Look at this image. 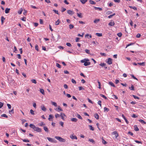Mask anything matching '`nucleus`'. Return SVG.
Returning a JSON list of instances; mask_svg holds the SVG:
<instances>
[{
  "instance_id": "obj_43",
  "label": "nucleus",
  "mask_w": 146,
  "mask_h": 146,
  "mask_svg": "<svg viewBox=\"0 0 146 146\" xmlns=\"http://www.w3.org/2000/svg\"><path fill=\"white\" fill-rule=\"evenodd\" d=\"M102 143L104 144H106L107 143V142L105 141L104 140L103 138L102 139Z\"/></svg>"
},
{
  "instance_id": "obj_61",
  "label": "nucleus",
  "mask_w": 146,
  "mask_h": 146,
  "mask_svg": "<svg viewBox=\"0 0 146 146\" xmlns=\"http://www.w3.org/2000/svg\"><path fill=\"white\" fill-rule=\"evenodd\" d=\"M56 66L57 67H58V68H61V66L58 63H56Z\"/></svg>"
},
{
  "instance_id": "obj_59",
  "label": "nucleus",
  "mask_w": 146,
  "mask_h": 146,
  "mask_svg": "<svg viewBox=\"0 0 146 146\" xmlns=\"http://www.w3.org/2000/svg\"><path fill=\"white\" fill-rule=\"evenodd\" d=\"M64 88L66 89H68V88L67 85L66 84H64Z\"/></svg>"
},
{
  "instance_id": "obj_44",
  "label": "nucleus",
  "mask_w": 146,
  "mask_h": 146,
  "mask_svg": "<svg viewBox=\"0 0 146 146\" xmlns=\"http://www.w3.org/2000/svg\"><path fill=\"white\" fill-rule=\"evenodd\" d=\"M131 76L132 78H133L134 79L138 80V79L137 78H136L133 75L131 74Z\"/></svg>"
},
{
  "instance_id": "obj_37",
  "label": "nucleus",
  "mask_w": 146,
  "mask_h": 146,
  "mask_svg": "<svg viewBox=\"0 0 146 146\" xmlns=\"http://www.w3.org/2000/svg\"><path fill=\"white\" fill-rule=\"evenodd\" d=\"M100 21V19H96L95 20H94V22L96 23H98L99 21Z\"/></svg>"
},
{
  "instance_id": "obj_28",
  "label": "nucleus",
  "mask_w": 146,
  "mask_h": 146,
  "mask_svg": "<svg viewBox=\"0 0 146 146\" xmlns=\"http://www.w3.org/2000/svg\"><path fill=\"white\" fill-rule=\"evenodd\" d=\"M60 23V21L59 19H58L57 21H56L55 23V25H58L59 23Z\"/></svg>"
},
{
  "instance_id": "obj_2",
  "label": "nucleus",
  "mask_w": 146,
  "mask_h": 146,
  "mask_svg": "<svg viewBox=\"0 0 146 146\" xmlns=\"http://www.w3.org/2000/svg\"><path fill=\"white\" fill-rule=\"evenodd\" d=\"M47 139L50 142L52 143H56V141L54 139H53L52 138L47 137Z\"/></svg>"
},
{
  "instance_id": "obj_25",
  "label": "nucleus",
  "mask_w": 146,
  "mask_h": 146,
  "mask_svg": "<svg viewBox=\"0 0 146 146\" xmlns=\"http://www.w3.org/2000/svg\"><path fill=\"white\" fill-rule=\"evenodd\" d=\"M95 9L96 10H98L99 11H102V8L100 7H94Z\"/></svg>"
},
{
  "instance_id": "obj_18",
  "label": "nucleus",
  "mask_w": 146,
  "mask_h": 146,
  "mask_svg": "<svg viewBox=\"0 0 146 146\" xmlns=\"http://www.w3.org/2000/svg\"><path fill=\"white\" fill-rule=\"evenodd\" d=\"M85 37H88L87 38H92V35H89L88 34H86L85 35Z\"/></svg>"
},
{
  "instance_id": "obj_23",
  "label": "nucleus",
  "mask_w": 146,
  "mask_h": 146,
  "mask_svg": "<svg viewBox=\"0 0 146 146\" xmlns=\"http://www.w3.org/2000/svg\"><path fill=\"white\" fill-rule=\"evenodd\" d=\"M51 104H52V105L54 106L55 107L57 106V105L56 103V102H52V101H51Z\"/></svg>"
},
{
  "instance_id": "obj_7",
  "label": "nucleus",
  "mask_w": 146,
  "mask_h": 146,
  "mask_svg": "<svg viewBox=\"0 0 146 146\" xmlns=\"http://www.w3.org/2000/svg\"><path fill=\"white\" fill-rule=\"evenodd\" d=\"M112 134L115 135L116 138H117L118 136V133L116 131H114L112 133Z\"/></svg>"
},
{
  "instance_id": "obj_8",
  "label": "nucleus",
  "mask_w": 146,
  "mask_h": 146,
  "mask_svg": "<svg viewBox=\"0 0 146 146\" xmlns=\"http://www.w3.org/2000/svg\"><path fill=\"white\" fill-rule=\"evenodd\" d=\"M112 59L111 58H109L108 59V61L107 62V63L109 64H112Z\"/></svg>"
},
{
  "instance_id": "obj_3",
  "label": "nucleus",
  "mask_w": 146,
  "mask_h": 146,
  "mask_svg": "<svg viewBox=\"0 0 146 146\" xmlns=\"http://www.w3.org/2000/svg\"><path fill=\"white\" fill-rule=\"evenodd\" d=\"M34 130L35 131H36L37 132H40L41 131V129L38 127L35 126Z\"/></svg>"
},
{
  "instance_id": "obj_45",
  "label": "nucleus",
  "mask_w": 146,
  "mask_h": 146,
  "mask_svg": "<svg viewBox=\"0 0 146 146\" xmlns=\"http://www.w3.org/2000/svg\"><path fill=\"white\" fill-rule=\"evenodd\" d=\"M100 95L101 96V97H102L103 98H104L105 99H107V97H106V96H105L103 94H100Z\"/></svg>"
},
{
  "instance_id": "obj_13",
  "label": "nucleus",
  "mask_w": 146,
  "mask_h": 146,
  "mask_svg": "<svg viewBox=\"0 0 146 146\" xmlns=\"http://www.w3.org/2000/svg\"><path fill=\"white\" fill-rule=\"evenodd\" d=\"M115 23L113 22H111L109 23L108 24V25L110 26H113L114 25Z\"/></svg>"
},
{
  "instance_id": "obj_31",
  "label": "nucleus",
  "mask_w": 146,
  "mask_h": 146,
  "mask_svg": "<svg viewBox=\"0 0 146 146\" xmlns=\"http://www.w3.org/2000/svg\"><path fill=\"white\" fill-rule=\"evenodd\" d=\"M81 2L83 4H85L87 1V0H80Z\"/></svg>"
},
{
  "instance_id": "obj_64",
  "label": "nucleus",
  "mask_w": 146,
  "mask_h": 146,
  "mask_svg": "<svg viewBox=\"0 0 146 146\" xmlns=\"http://www.w3.org/2000/svg\"><path fill=\"white\" fill-rule=\"evenodd\" d=\"M141 34L138 33L137 34V35L136 36V37L137 38H139L141 36Z\"/></svg>"
},
{
  "instance_id": "obj_53",
  "label": "nucleus",
  "mask_w": 146,
  "mask_h": 146,
  "mask_svg": "<svg viewBox=\"0 0 146 146\" xmlns=\"http://www.w3.org/2000/svg\"><path fill=\"white\" fill-rule=\"evenodd\" d=\"M117 35L119 37H121L122 35V34L121 33H117Z\"/></svg>"
},
{
  "instance_id": "obj_50",
  "label": "nucleus",
  "mask_w": 146,
  "mask_h": 146,
  "mask_svg": "<svg viewBox=\"0 0 146 146\" xmlns=\"http://www.w3.org/2000/svg\"><path fill=\"white\" fill-rule=\"evenodd\" d=\"M30 113L32 115H34L35 114L34 113V111L32 110H30Z\"/></svg>"
},
{
  "instance_id": "obj_30",
  "label": "nucleus",
  "mask_w": 146,
  "mask_h": 146,
  "mask_svg": "<svg viewBox=\"0 0 146 146\" xmlns=\"http://www.w3.org/2000/svg\"><path fill=\"white\" fill-rule=\"evenodd\" d=\"M89 2L91 4H96V2H95L91 0L89 1Z\"/></svg>"
},
{
  "instance_id": "obj_6",
  "label": "nucleus",
  "mask_w": 146,
  "mask_h": 146,
  "mask_svg": "<svg viewBox=\"0 0 146 146\" xmlns=\"http://www.w3.org/2000/svg\"><path fill=\"white\" fill-rule=\"evenodd\" d=\"M40 108L43 111H46V108L44 106V105H42L41 106Z\"/></svg>"
},
{
  "instance_id": "obj_46",
  "label": "nucleus",
  "mask_w": 146,
  "mask_h": 146,
  "mask_svg": "<svg viewBox=\"0 0 146 146\" xmlns=\"http://www.w3.org/2000/svg\"><path fill=\"white\" fill-rule=\"evenodd\" d=\"M60 116V115L58 113H56L55 115V117L56 118H57L58 117H59Z\"/></svg>"
},
{
  "instance_id": "obj_63",
  "label": "nucleus",
  "mask_w": 146,
  "mask_h": 146,
  "mask_svg": "<svg viewBox=\"0 0 146 146\" xmlns=\"http://www.w3.org/2000/svg\"><path fill=\"white\" fill-rule=\"evenodd\" d=\"M38 47V45L37 44L35 46V49L37 51H39Z\"/></svg>"
},
{
  "instance_id": "obj_9",
  "label": "nucleus",
  "mask_w": 146,
  "mask_h": 146,
  "mask_svg": "<svg viewBox=\"0 0 146 146\" xmlns=\"http://www.w3.org/2000/svg\"><path fill=\"white\" fill-rule=\"evenodd\" d=\"M66 115L64 113H60V116L63 120H64V117Z\"/></svg>"
},
{
  "instance_id": "obj_24",
  "label": "nucleus",
  "mask_w": 146,
  "mask_h": 146,
  "mask_svg": "<svg viewBox=\"0 0 146 146\" xmlns=\"http://www.w3.org/2000/svg\"><path fill=\"white\" fill-rule=\"evenodd\" d=\"M88 141L90 142H92L93 144H94L95 142L92 139H89Z\"/></svg>"
},
{
  "instance_id": "obj_10",
  "label": "nucleus",
  "mask_w": 146,
  "mask_h": 146,
  "mask_svg": "<svg viewBox=\"0 0 146 146\" xmlns=\"http://www.w3.org/2000/svg\"><path fill=\"white\" fill-rule=\"evenodd\" d=\"M122 116L123 117V118L125 120V121L126 123L127 124H128L129 123V121L127 120V119H126V118H125V117L124 115L123 114H122Z\"/></svg>"
},
{
  "instance_id": "obj_11",
  "label": "nucleus",
  "mask_w": 146,
  "mask_h": 146,
  "mask_svg": "<svg viewBox=\"0 0 146 146\" xmlns=\"http://www.w3.org/2000/svg\"><path fill=\"white\" fill-rule=\"evenodd\" d=\"M5 18L3 16H2L1 18V23L2 25H3L4 23V21L5 20Z\"/></svg>"
},
{
  "instance_id": "obj_22",
  "label": "nucleus",
  "mask_w": 146,
  "mask_h": 146,
  "mask_svg": "<svg viewBox=\"0 0 146 146\" xmlns=\"http://www.w3.org/2000/svg\"><path fill=\"white\" fill-rule=\"evenodd\" d=\"M139 121L142 124H146V123L142 119H139Z\"/></svg>"
},
{
  "instance_id": "obj_14",
  "label": "nucleus",
  "mask_w": 146,
  "mask_h": 146,
  "mask_svg": "<svg viewBox=\"0 0 146 146\" xmlns=\"http://www.w3.org/2000/svg\"><path fill=\"white\" fill-rule=\"evenodd\" d=\"M43 128L45 131L48 133L49 132V131L47 127L46 126H44Z\"/></svg>"
},
{
  "instance_id": "obj_16",
  "label": "nucleus",
  "mask_w": 146,
  "mask_h": 146,
  "mask_svg": "<svg viewBox=\"0 0 146 146\" xmlns=\"http://www.w3.org/2000/svg\"><path fill=\"white\" fill-rule=\"evenodd\" d=\"M94 117L97 119H98L99 118L98 115L97 113H96L94 115Z\"/></svg>"
},
{
  "instance_id": "obj_60",
  "label": "nucleus",
  "mask_w": 146,
  "mask_h": 146,
  "mask_svg": "<svg viewBox=\"0 0 146 146\" xmlns=\"http://www.w3.org/2000/svg\"><path fill=\"white\" fill-rule=\"evenodd\" d=\"M53 11H54V12L55 13H56L58 15L59 14L58 11L56 10L55 9H53Z\"/></svg>"
},
{
  "instance_id": "obj_29",
  "label": "nucleus",
  "mask_w": 146,
  "mask_h": 146,
  "mask_svg": "<svg viewBox=\"0 0 146 146\" xmlns=\"http://www.w3.org/2000/svg\"><path fill=\"white\" fill-rule=\"evenodd\" d=\"M77 16L78 17H80V18H82V16L81 15H82L81 13H80V14H79L78 13H77Z\"/></svg>"
},
{
  "instance_id": "obj_47",
  "label": "nucleus",
  "mask_w": 146,
  "mask_h": 146,
  "mask_svg": "<svg viewBox=\"0 0 146 146\" xmlns=\"http://www.w3.org/2000/svg\"><path fill=\"white\" fill-rule=\"evenodd\" d=\"M79 90H84V89L82 86H79L78 87Z\"/></svg>"
},
{
  "instance_id": "obj_1",
  "label": "nucleus",
  "mask_w": 146,
  "mask_h": 146,
  "mask_svg": "<svg viewBox=\"0 0 146 146\" xmlns=\"http://www.w3.org/2000/svg\"><path fill=\"white\" fill-rule=\"evenodd\" d=\"M55 138L56 139L62 142H65L66 141L65 139H63L60 137L56 136H55Z\"/></svg>"
},
{
  "instance_id": "obj_39",
  "label": "nucleus",
  "mask_w": 146,
  "mask_h": 146,
  "mask_svg": "<svg viewBox=\"0 0 146 146\" xmlns=\"http://www.w3.org/2000/svg\"><path fill=\"white\" fill-rule=\"evenodd\" d=\"M89 126L90 127V130H91L92 131H94V128L92 127V125H89Z\"/></svg>"
},
{
  "instance_id": "obj_4",
  "label": "nucleus",
  "mask_w": 146,
  "mask_h": 146,
  "mask_svg": "<svg viewBox=\"0 0 146 146\" xmlns=\"http://www.w3.org/2000/svg\"><path fill=\"white\" fill-rule=\"evenodd\" d=\"M70 137L72 139H77V137L76 135H70Z\"/></svg>"
},
{
  "instance_id": "obj_55",
  "label": "nucleus",
  "mask_w": 146,
  "mask_h": 146,
  "mask_svg": "<svg viewBox=\"0 0 146 146\" xmlns=\"http://www.w3.org/2000/svg\"><path fill=\"white\" fill-rule=\"evenodd\" d=\"M77 117L79 119H82V117L79 114H77Z\"/></svg>"
},
{
  "instance_id": "obj_35",
  "label": "nucleus",
  "mask_w": 146,
  "mask_h": 146,
  "mask_svg": "<svg viewBox=\"0 0 146 146\" xmlns=\"http://www.w3.org/2000/svg\"><path fill=\"white\" fill-rule=\"evenodd\" d=\"M30 127L31 128H33V129L35 127V126L33 124H30L29 125Z\"/></svg>"
},
{
  "instance_id": "obj_49",
  "label": "nucleus",
  "mask_w": 146,
  "mask_h": 146,
  "mask_svg": "<svg viewBox=\"0 0 146 146\" xmlns=\"http://www.w3.org/2000/svg\"><path fill=\"white\" fill-rule=\"evenodd\" d=\"M66 45L70 47H71L72 46V45L70 43L67 42L66 44Z\"/></svg>"
},
{
  "instance_id": "obj_58",
  "label": "nucleus",
  "mask_w": 146,
  "mask_h": 146,
  "mask_svg": "<svg viewBox=\"0 0 146 146\" xmlns=\"http://www.w3.org/2000/svg\"><path fill=\"white\" fill-rule=\"evenodd\" d=\"M1 116L2 117H5L6 118H7L8 117V116L7 115H6L5 114H2L1 115Z\"/></svg>"
},
{
  "instance_id": "obj_54",
  "label": "nucleus",
  "mask_w": 146,
  "mask_h": 146,
  "mask_svg": "<svg viewBox=\"0 0 146 146\" xmlns=\"http://www.w3.org/2000/svg\"><path fill=\"white\" fill-rule=\"evenodd\" d=\"M59 124L63 127H64V123L62 121H60L59 122Z\"/></svg>"
},
{
  "instance_id": "obj_40",
  "label": "nucleus",
  "mask_w": 146,
  "mask_h": 146,
  "mask_svg": "<svg viewBox=\"0 0 146 146\" xmlns=\"http://www.w3.org/2000/svg\"><path fill=\"white\" fill-rule=\"evenodd\" d=\"M104 111H109V110L108 108H106V107H104Z\"/></svg>"
},
{
  "instance_id": "obj_26",
  "label": "nucleus",
  "mask_w": 146,
  "mask_h": 146,
  "mask_svg": "<svg viewBox=\"0 0 146 146\" xmlns=\"http://www.w3.org/2000/svg\"><path fill=\"white\" fill-rule=\"evenodd\" d=\"M129 88L130 90H134V87L133 85L132 84H131V87H129Z\"/></svg>"
},
{
  "instance_id": "obj_52",
  "label": "nucleus",
  "mask_w": 146,
  "mask_h": 146,
  "mask_svg": "<svg viewBox=\"0 0 146 146\" xmlns=\"http://www.w3.org/2000/svg\"><path fill=\"white\" fill-rule=\"evenodd\" d=\"M100 54L102 56H106V54L105 53L100 52Z\"/></svg>"
},
{
  "instance_id": "obj_34",
  "label": "nucleus",
  "mask_w": 146,
  "mask_h": 146,
  "mask_svg": "<svg viewBox=\"0 0 146 146\" xmlns=\"http://www.w3.org/2000/svg\"><path fill=\"white\" fill-rule=\"evenodd\" d=\"M40 91L41 93H42L43 95H44V90L43 89H40Z\"/></svg>"
},
{
  "instance_id": "obj_32",
  "label": "nucleus",
  "mask_w": 146,
  "mask_h": 146,
  "mask_svg": "<svg viewBox=\"0 0 146 146\" xmlns=\"http://www.w3.org/2000/svg\"><path fill=\"white\" fill-rule=\"evenodd\" d=\"M96 35L99 37L101 36H102V33H96Z\"/></svg>"
},
{
  "instance_id": "obj_19",
  "label": "nucleus",
  "mask_w": 146,
  "mask_h": 146,
  "mask_svg": "<svg viewBox=\"0 0 146 146\" xmlns=\"http://www.w3.org/2000/svg\"><path fill=\"white\" fill-rule=\"evenodd\" d=\"M49 117L48 118V120L49 121H51V119L53 118L54 117L51 114L49 116Z\"/></svg>"
},
{
  "instance_id": "obj_41",
  "label": "nucleus",
  "mask_w": 146,
  "mask_h": 146,
  "mask_svg": "<svg viewBox=\"0 0 146 146\" xmlns=\"http://www.w3.org/2000/svg\"><path fill=\"white\" fill-rule=\"evenodd\" d=\"M69 27L70 29H72L74 28V26L73 25L70 24L69 25Z\"/></svg>"
},
{
  "instance_id": "obj_33",
  "label": "nucleus",
  "mask_w": 146,
  "mask_h": 146,
  "mask_svg": "<svg viewBox=\"0 0 146 146\" xmlns=\"http://www.w3.org/2000/svg\"><path fill=\"white\" fill-rule=\"evenodd\" d=\"M31 82L33 83L36 84V82L35 80L34 79H32L31 80Z\"/></svg>"
},
{
  "instance_id": "obj_62",
  "label": "nucleus",
  "mask_w": 146,
  "mask_h": 146,
  "mask_svg": "<svg viewBox=\"0 0 146 146\" xmlns=\"http://www.w3.org/2000/svg\"><path fill=\"white\" fill-rule=\"evenodd\" d=\"M133 96L134 97L135 99H139V97L136 96L135 95H133Z\"/></svg>"
},
{
  "instance_id": "obj_20",
  "label": "nucleus",
  "mask_w": 146,
  "mask_h": 146,
  "mask_svg": "<svg viewBox=\"0 0 146 146\" xmlns=\"http://www.w3.org/2000/svg\"><path fill=\"white\" fill-rule=\"evenodd\" d=\"M71 120L73 122H76L77 121V119L76 118H73L71 119Z\"/></svg>"
},
{
  "instance_id": "obj_21",
  "label": "nucleus",
  "mask_w": 146,
  "mask_h": 146,
  "mask_svg": "<svg viewBox=\"0 0 146 146\" xmlns=\"http://www.w3.org/2000/svg\"><path fill=\"white\" fill-rule=\"evenodd\" d=\"M134 130L135 131H138L139 130V129L138 128L137 126L136 125H135L134 126Z\"/></svg>"
},
{
  "instance_id": "obj_38",
  "label": "nucleus",
  "mask_w": 146,
  "mask_h": 146,
  "mask_svg": "<svg viewBox=\"0 0 146 146\" xmlns=\"http://www.w3.org/2000/svg\"><path fill=\"white\" fill-rule=\"evenodd\" d=\"M21 140H22L24 142H29V140L28 139H21Z\"/></svg>"
},
{
  "instance_id": "obj_15",
  "label": "nucleus",
  "mask_w": 146,
  "mask_h": 146,
  "mask_svg": "<svg viewBox=\"0 0 146 146\" xmlns=\"http://www.w3.org/2000/svg\"><path fill=\"white\" fill-rule=\"evenodd\" d=\"M108 84L110 85H111V86H112L114 87H115V85H114L113 83V82H108Z\"/></svg>"
},
{
  "instance_id": "obj_42",
  "label": "nucleus",
  "mask_w": 146,
  "mask_h": 146,
  "mask_svg": "<svg viewBox=\"0 0 146 146\" xmlns=\"http://www.w3.org/2000/svg\"><path fill=\"white\" fill-rule=\"evenodd\" d=\"M129 7L130 8H131V9H134L135 10H137V9L136 7H133L132 6H129Z\"/></svg>"
},
{
  "instance_id": "obj_56",
  "label": "nucleus",
  "mask_w": 146,
  "mask_h": 146,
  "mask_svg": "<svg viewBox=\"0 0 146 146\" xmlns=\"http://www.w3.org/2000/svg\"><path fill=\"white\" fill-rule=\"evenodd\" d=\"M71 81H72V82L73 83L75 84H76V81L74 79H72Z\"/></svg>"
},
{
  "instance_id": "obj_51",
  "label": "nucleus",
  "mask_w": 146,
  "mask_h": 146,
  "mask_svg": "<svg viewBox=\"0 0 146 146\" xmlns=\"http://www.w3.org/2000/svg\"><path fill=\"white\" fill-rule=\"evenodd\" d=\"M45 125V124L43 122H41V123H39L38 125L40 126H42L43 125Z\"/></svg>"
},
{
  "instance_id": "obj_36",
  "label": "nucleus",
  "mask_w": 146,
  "mask_h": 146,
  "mask_svg": "<svg viewBox=\"0 0 146 146\" xmlns=\"http://www.w3.org/2000/svg\"><path fill=\"white\" fill-rule=\"evenodd\" d=\"M137 64L140 65L144 66H145V62H143L142 63H138Z\"/></svg>"
},
{
  "instance_id": "obj_48",
  "label": "nucleus",
  "mask_w": 146,
  "mask_h": 146,
  "mask_svg": "<svg viewBox=\"0 0 146 146\" xmlns=\"http://www.w3.org/2000/svg\"><path fill=\"white\" fill-rule=\"evenodd\" d=\"M98 88L99 89L101 88V83L99 81H98Z\"/></svg>"
},
{
  "instance_id": "obj_17",
  "label": "nucleus",
  "mask_w": 146,
  "mask_h": 146,
  "mask_svg": "<svg viewBox=\"0 0 146 146\" xmlns=\"http://www.w3.org/2000/svg\"><path fill=\"white\" fill-rule=\"evenodd\" d=\"M90 62H85L84 63V65L85 66H87L88 65H89L90 64Z\"/></svg>"
},
{
  "instance_id": "obj_27",
  "label": "nucleus",
  "mask_w": 146,
  "mask_h": 146,
  "mask_svg": "<svg viewBox=\"0 0 146 146\" xmlns=\"http://www.w3.org/2000/svg\"><path fill=\"white\" fill-rule=\"evenodd\" d=\"M23 11V9L21 8L18 11V13L20 15L22 13V12Z\"/></svg>"
},
{
  "instance_id": "obj_5",
  "label": "nucleus",
  "mask_w": 146,
  "mask_h": 146,
  "mask_svg": "<svg viewBox=\"0 0 146 146\" xmlns=\"http://www.w3.org/2000/svg\"><path fill=\"white\" fill-rule=\"evenodd\" d=\"M67 13L71 15H72L74 14V12L70 10H68L67 11Z\"/></svg>"
},
{
  "instance_id": "obj_57",
  "label": "nucleus",
  "mask_w": 146,
  "mask_h": 146,
  "mask_svg": "<svg viewBox=\"0 0 146 146\" xmlns=\"http://www.w3.org/2000/svg\"><path fill=\"white\" fill-rule=\"evenodd\" d=\"M106 65V64L104 63H101L100 64V66L102 67L105 66Z\"/></svg>"
},
{
  "instance_id": "obj_12",
  "label": "nucleus",
  "mask_w": 146,
  "mask_h": 146,
  "mask_svg": "<svg viewBox=\"0 0 146 146\" xmlns=\"http://www.w3.org/2000/svg\"><path fill=\"white\" fill-rule=\"evenodd\" d=\"M10 9V8H6L5 11L6 13H9Z\"/></svg>"
}]
</instances>
